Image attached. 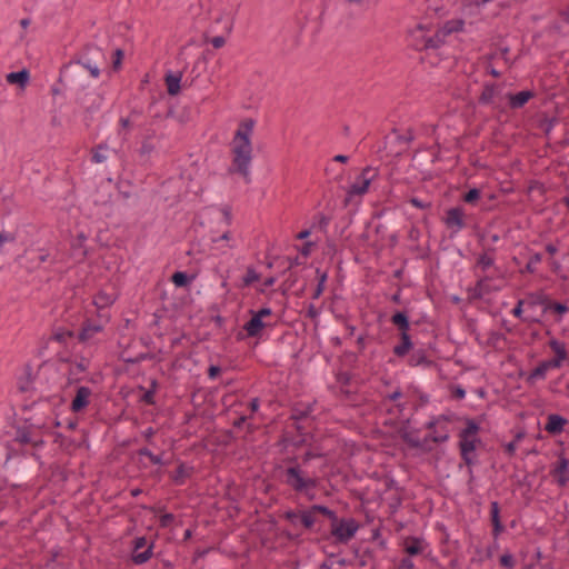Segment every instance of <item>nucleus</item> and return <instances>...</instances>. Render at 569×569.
Returning <instances> with one entry per match:
<instances>
[{
	"label": "nucleus",
	"instance_id": "1",
	"mask_svg": "<svg viewBox=\"0 0 569 569\" xmlns=\"http://www.w3.org/2000/svg\"><path fill=\"white\" fill-rule=\"evenodd\" d=\"M256 121L247 118L240 122L231 143L232 162L230 173H239L247 182L250 181L249 167L252 160L251 136Z\"/></svg>",
	"mask_w": 569,
	"mask_h": 569
},
{
	"label": "nucleus",
	"instance_id": "2",
	"mask_svg": "<svg viewBox=\"0 0 569 569\" xmlns=\"http://www.w3.org/2000/svg\"><path fill=\"white\" fill-rule=\"evenodd\" d=\"M286 461L291 463V466L282 470V483L296 493L302 495L309 500H313L316 498L315 489L318 486V479L308 476L307 472L302 470L297 457L287 458Z\"/></svg>",
	"mask_w": 569,
	"mask_h": 569
},
{
	"label": "nucleus",
	"instance_id": "3",
	"mask_svg": "<svg viewBox=\"0 0 569 569\" xmlns=\"http://www.w3.org/2000/svg\"><path fill=\"white\" fill-rule=\"evenodd\" d=\"M106 62L103 51L93 43L86 44L82 50L74 54V57L60 70V79L68 71H77V67L81 66L87 69L91 77L98 78L100 76V66Z\"/></svg>",
	"mask_w": 569,
	"mask_h": 569
},
{
	"label": "nucleus",
	"instance_id": "4",
	"mask_svg": "<svg viewBox=\"0 0 569 569\" xmlns=\"http://www.w3.org/2000/svg\"><path fill=\"white\" fill-rule=\"evenodd\" d=\"M318 510L330 520V532L323 533L322 540L333 538L337 543L346 545L356 536L360 525L355 518H339L337 512L327 506Z\"/></svg>",
	"mask_w": 569,
	"mask_h": 569
},
{
	"label": "nucleus",
	"instance_id": "5",
	"mask_svg": "<svg viewBox=\"0 0 569 569\" xmlns=\"http://www.w3.org/2000/svg\"><path fill=\"white\" fill-rule=\"evenodd\" d=\"M326 508L323 505H312L306 509L293 510L289 509L284 511L281 517L290 523L293 529H301L308 532H320V527L316 528L318 523L317 515H320V510L316 509Z\"/></svg>",
	"mask_w": 569,
	"mask_h": 569
},
{
	"label": "nucleus",
	"instance_id": "6",
	"mask_svg": "<svg viewBox=\"0 0 569 569\" xmlns=\"http://www.w3.org/2000/svg\"><path fill=\"white\" fill-rule=\"evenodd\" d=\"M391 323L399 330V342L393 347L392 352L398 358H403L413 350V342L409 333L410 320L408 311L397 310L390 318Z\"/></svg>",
	"mask_w": 569,
	"mask_h": 569
},
{
	"label": "nucleus",
	"instance_id": "7",
	"mask_svg": "<svg viewBox=\"0 0 569 569\" xmlns=\"http://www.w3.org/2000/svg\"><path fill=\"white\" fill-rule=\"evenodd\" d=\"M407 42L416 51H427L441 47V39L436 31L431 33V29L422 23H417L408 30Z\"/></svg>",
	"mask_w": 569,
	"mask_h": 569
},
{
	"label": "nucleus",
	"instance_id": "8",
	"mask_svg": "<svg viewBox=\"0 0 569 569\" xmlns=\"http://www.w3.org/2000/svg\"><path fill=\"white\" fill-rule=\"evenodd\" d=\"M458 449L462 463L467 467L470 478L473 477V467L479 463L477 449L482 443L479 436L458 437Z\"/></svg>",
	"mask_w": 569,
	"mask_h": 569
},
{
	"label": "nucleus",
	"instance_id": "9",
	"mask_svg": "<svg viewBox=\"0 0 569 569\" xmlns=\"http://www.w3.org/2000/svg\"><path fill=\"white\" fill-rule=\"evenodd\" d=\"M377 177V169L366 167L362 169L360 174L356 178V181L349 187L347 194L343 199V207H348L353 196L365 194L371 181Z\"/></svg>",
	"mask_w": 569,
	"mask_h": 569
},
{
	"label": "nucleus",
	"instance_id": "10",
	"mask_svg": "<svg viewBox=\"0 0 569 569\" xmlns=\"http://www.w3.org/2000/svg\"><path fill=\"white\" fill-rule=\"evenodd\" d=\"M77 103L84 110L86 124L92 121V114L101 109L103 97L94 91H82L76 99Z\"/></svg>",
	"mask_w": 569,
	"mask_h": 569
},
{
	"label": "nucleus",
	"instance_id": "11",
	"mask_svg": "<svg viewBox=\"0 0 569 569\" xmlns=\"http://www.w3.org/2000/svg\"><path fill=\"white\" fill-rule=\"evenodd\" d=\"M50 258L51 254L47 248H30L21 256V264L29 271H33L39 269L44 262L50 261L53 263L54 260Z\"/></svg>",
	"mask_w": 569,
	"mask_h": 569
},
{
	"label": "nucleus",
	"instance_id": "12",
	"mask_svg": "<svg viewBox=\"0 0 569 569\" xmlns=\"http://www.w3.org/2000/svg\"><path fill=\"white\" fill-rule=\"evenodd\" d=\"M465 216V209L460 206H457L449 208L446 211V216L442 221L445 226L452 231V233H458L467 227Z\"/></svg>",
	"mask_w": 569,
	"mask_h": 569
},
{
	"label": "nucleus",
	"instance_id": "13",
	"mask_svg": "<svg viewBox=\"0 0 569 569\" xmlns=\"http://www.w3.org/2000/svg\"><path fill=\"white\" fill-rule=\"evenodd\" d=\"M549 475L560 488L567 487L569 483V459L563 455L559 456L558 460L551 466Z\"/></svg>",
	"mask_w": 569,
	"mask_h": 569
},
{
	"label": "nucleus",
	"instance_id": "14",
	"mask_svg": "<svg viewBox=\"0 0 569 569\" xmlns=\"http://www.w3.org/2000/svg\"><path fill=\"white\" fill-rule=\"evenodd\" d=\"M267 322L259 319L258 317L250 315V319L244 322L242 326V330L246 332L244 335L240 331L237 335V340H243L246 338H260L262 330L267 327Z\"/></svg>",
	"mask_w": 569,
	"mask_h": 569
},
{
	"label": "nucleus",
	"instance_id": "15",
	"mask_svg": "<svg viewBox=\"0 0 569 569\" xmlns=\"http://www.w3.org/2000/svg\"><path fill=\"white\" fill-rule=\"evenodd\" d=\"M536 97V92L533 90H522L517 93L508 92L506 98L508 99V106L512 110H518L523 108L529 100Z\"/></svg>",
	"mask_w": 569,
	"mask_h": 569
},
{
	"label": "nucleus",
	"instance_id": "16",
	"mask_svg": "<svg viewBox=\"0 0 569 569\" xmlns=\"http://www.w3.org/2000/svg\"><path fill=\"white\" fill-rule=\"evenodd\" d=\"M91 395H92V391L89 387H86V386L79 387L76 391L74 398L71 401L70 409L72 410V412L78 413V412L83 411L90 402L89 399H90Z\"/></svg>",
	"mask_w": 569,
	"mask_h": 569
},
{
	"label": "nucleus",
	"instance_id": "17",
	"mask_svg": "<svg viewBox=\"0 0 569 569\" xmlns=\"http://www.w3.org/2000/svg\"><path fill=\"white\" fill-rule=\"evenodd\" d=\"M569 423V420L561 415L558 413H549L547 416V422L545 425V430L551 436H558L563 430L565 427Z\"/></svg>",
	"mask_w": 569,
	"mask_h": 569
},
{
	"label": "nucleus",
	"instance_id": "18",
	"mask_svg": "<svg viewBox=\"0 0 569 569\" xmlns=\"http://www.w3.org/2000/svg\"><path fill=\"white\" fill-rule=\"evenodd\" d=\"M13 440L21 445H31L34 448H38L43 445V440L41 438L34 439L32 437V431L30 427H17Z\"/></svg>",
	"mask_w": 569,
	"mask_h": 569
},
{
	"label": "nucleus",
	"instance_id": "19",
	"mask_svg": "<svg viewBox=\"0 0 569 569\" xmlns=\"http://www.w3.org/2000/svg\"><path fill=\"white\" fill-rule=\"evenodd\" d=\"M568 311H569V307L567 306V303L560 302V301H555L549 296L545 308L541 310V313L538 317H540V319H541L543 317V315L550 312L556 316V321H560L562 319L563 315H566Z\"/></svg>",
	"mask_w": 569,
	"mask_h": 569
},
{
	"label": "nucleus",
	"instance_id": "20",
	"mask_svg": "<svg viewBox=\"0 0 569 569\" xmlns=\"http://www.w3.org/2000/svg\"><path fill=\"white\" fill-rule=\"evenodd\" d=\"M315 402L303 403L296 402L290 409L289 419L293 422H299L307 419L313 411Z\"/></svg>",
	"mask_w": 569,
	"mask_h": 569
},
{
	"label": "nucleus",
	"instance_id": "21",
	"mask_svg": "<svg viewBox=\"0 0 569 569\" xmlns=\"http://www.w3.org/2000/svg\"><path fill=\"white\" fill-rule=\"evenodd\" d=\"M465 21L462 19H452L445 22V24L436 30L437 36L441 39V46L446 42V37L453 32L462 31Z\"/></svg>",
	"mask_w": 569,
	"mask_h": 569
},
{
	"label": "nucleus",
	"instance_id": "22",
	"mask_svg": "<svg viewBox=\"0 0 569 569\" xmlns=\"http://www.w3.org/2000/svg\"><path fill=\"white\" fill-rule=\"evenodd\" d=\"M490 522L492 526V536L497 539L505 531V526L500 518V505L498 501H491L490 503Z\"/></svg>",
	"mask_w": 569,
	"mask_h": 569
},
{
	"label": "nucleus",
	"instance_id": "23",
	"mask_svg": "<svg viewBox=\"0 0 569 569\" xmlns=\"http://www.w3.org/2000/svg\"><path fill=\"white\" fill-rule=\"evenodd\" d=\"M405 551L410 556L415 557L418 555H421L426 547H428V543L425 541L423 538L410 536L405 539Z\"/></svg>",
	"mask_w": 569,
	"mask_h": 569
},
{
	"label": "nucleus",
	"instance_id": "24",
	"mask_svg": "<svg viewBox=\"0 0 569 569\" xmlns=\"http://www.w3.org/2000/svg\"><path fill=\"white\" fill-rule=\"evenodd\" d=\"M408 358V366L418 367L422 366L425 368H430L435 366V361L429 359L427 356V351L422 348L413 349Z\"/></svg>",
	"mask_w": 569,
	"mask_h": 569
},
{
	"label": "nucleus",
	"instance_id": "25",
	"mask_svg": "<svg viewBox=\"0 0 569 569\" xmlns=\"http://www.w3.org/2000/svg\"><path fill=\"white\" fill-rule=\"evenodd\" d=\"M193 472L194 468L192 466H187L184 462L180 461L177 469L170 475V478L176 486H182Z\"/></svg>",
	"mask_w": 569,
	"mask_h": 569
},
{
	"label": "nucleus",
	"instance_id": "26",
	"mask_svg": "<svg viewBox=\"0 0 569 569\" xmlns=\"http://www.w3.org/2000/svg\"><path fill=\"white\" fill-rule=\"evenodd\" d=\"M181 79H182V73L179 71L178 72L168 71L166 73L164 83L167 86V92L169 96L174 97L180 92Z\"/></svg>",
	"mask_w": 569,
	"mask_h": 569
},
{
	"label": "nucleus",
	"instance_id": "27",
	"mask_svg": "<svg viewBox=\"0 0 569 569\" xmlns=\"http://www.w3.org/2000/svg\"><path fill=\"white\" fill-rule=\"evenodd\" d=\"M449 437L450 436H449L448 429H445L443 433H437V432L430 433V435L426 436L422 440H420V442H423V446L419 447L418 449H420L423 452H430L433 449L429 445L430 441L436 442V443H443L449 440Z\"/></svg>",
	"mask_w": 569,
	"mask_h": 569
},
{
	"label": "nucleus",
	"instance_id": "28",
	"mask_svg": "<svg viewBox=\"0 0 569 569\" xmlns=\"http://www.w3.org/2000/svg\"><path fill=\"white\" fill-rule=\"evenodd\" d=\"M548 297L549 295H547L543 290H538L527 293L523 300L527 307L530 309H535L536 307H541L543 309Z\"/></svg>",
	"mask_w": 569,
	"mask_h": 569
},
{
	"label": "nucleus",
	"instance_id": "29",
	"mask_svg": "<svg viewBox=\"0 0 569 569\" xmlns=\"http://www.w3.org/2000/svg\"><path fill=\"white\" fill-rule=\"evenodd\" d=\"M102 330V326L91 322L87 319L78 333V339L81 342L90 340L96 333Z\"/></svg>",
	"mask_w": 569,
	"mask_h": 569
},
{
	"label": "nucleus",
	"instance_id": "30",
	"mask_svg": "<svg viewBox=\"0 0 569 569\" xmlns=\"http://www.w3.org/2000/svg\"><path fill=\"white\" fill-rule=\"evenodd\" d=\"M490 280L489 277L480 278L476 284L468 289V299L469 301L480 300L483 298L485 293H488L489 290L486 287V281Z\"/></svg>",
	"mask_w": 569,
	"mask_h": 569
},
{
	"label": "nucleus",
	"instance_id": "31",
	"mask_svg": "<svg viewBox=\"0 0 569 569\" xmlns=\"http://www.w3.org/2000/svg\"><path fill=\"white\" fill-rule=\"evenodd\" d=\"M196 278H197V273H188L186 271H174L170 277V281L177 288H187L193 282V280Z\"/></svg>",
	"mask_w": 569,
	"mask_h": 569
},
{
	"label": "nucleus",
	"instance_id": "32",
	"mask_svg": "<svg viewBox=\"0 0 569 569\" xmlns=\"http://www.w3.org/2000/svg\"><path fill=\"white\" fill-rule=\"evenodd\" d=\"M34 377L32 375V367L30 363L24 366V375L18 379V390L21 393L28 392L32 388Z\"/></svg>",
	"mask_w": 569,
	"mask_h": 569
},
{
	"label": "nucleus",
	"instance_id": "33",
	"mask_svg": "<svg viewBox=\"0 0 569 569\" xmlns=\"http://www.w3.org/2000/svg\"><path fill=\"white\" fill-rule=\"evenodd\" d=\"M462 420L465 421L466 426L458 432V437L479 436V431L481 430L479 421L469 417H465Z\"/></svg>",
	"mask_w": 569,
	"mask_h": 569
},
{
	"label": "nucleus",
	"instance_id": "34",
	"mask_svg": "<svg viewBox=\"0 0 569 569\" xmlns=\"http://www.w3.org/2000/svg\"><path fill=\"white\" fill-rule=\"evenodd\" d=\"M525 305L526 303H525L523 299L518 300V302L516 303V306L513 307V309L511 311L513 317H516V318L520 319L522 322H527V323H541L540 317H537L533 315L523 317V306Z\"/></svg>",
	"mask_w": 569,
	"mask_h": 569
},
{
	"label": "nucleus",
	"instance_id": "35",
	"mask_svg": "<svg viewBox=\"0 0 569 569\" xmlns=\"http://www.w3.org/2000/svg\"><path fill=\"white\" fill-rule=\"evenodd\" d=\"M6 79L10 84H17L23 88L29 82L30 74L27 69H22L20 71L8 73Z\"/></svg>",
	"mask_w": 569,
	"mask_h": 569
},
{
	"label": "nucleus",
	"instance_id": "36",
	"mask_svg": "<svg viewBox=\"0 0 569 569\" xmlns=\"http://www.w3.org/2000/svg\"><path fill=\"white\" fill-rule=\"evenodd\" d=\"M547 367L543 361H541L526 378V382L529 386H533L538 380H545L547 376Z\"/></svg>",
	"mask_w": 569,
	"mask_h": 569
},
{
	"label": "nucleus",
	"instance_id": "37",
	"mask_svg": "<svg viewBox=\"0 0 569 569\" xmlns=\"http://www.w3.org/2000/svg\"><path fill=\"white\" fill-rule=\"evenodd\" d=\"M497 91V86L495 83H485L481 94L478 98L479 104H490L493 101L495 94Z\"/></svg>",
	"mask_w": 569,
	"mask_h": 569
},
{
	"label": "nucleus",
	"instance_id": "38",
	"mask_svg": "<svg viewBox=\"0 0 569 569\" xmlns=\"http://www.w3.org/2000/svg\"><path fill=\"white\" fill-rule=\"evenodd\" d=\"M151 139H152L151 134L146 136L141 142L139 150H138L139 157L143 161H148L150 158V154L156 150V147L152 143Z\"/></svg>",
	"mask_w": 569,
	"mask_h": 569
},
{
	"label": "nucleus",
	"instance_id": "39",
	"mask_svg": "<svg viewBox=\"0 0 569 569\" xmlns=\"http://www.w3.org/2000/svg\"><path fill=\"white\" fill-rule=\"evenodd\" d=\"M153 546L151 542L143 551L132 552L131 560L134 565H143L151 559L153 556Z\"/></svg>",
	"mask_w": 569,
	"mask_h": 569
},
{
	"label": "nucleus",
	"instance_id": "40",
	"mask_svg": "<svg viewBox=\"0 0 569 569\" xmlns=\"http://www.w3.org/2000/svg\"><path fill=\"white\" fill-rule=\"evenodd\" d=\"M120 358L123 362L130 363V365H137L140 363L143 360L152 359L153 355L149 352H140L136 356H131V353H128V350H123L120 355Z\"/></svg>",
	"mask_w": 569,
	"mask_h": 569
},
{
	"label": "nucleus",
	"instance_id": "41",
	"mask_svg": "<svg viewBox=\"0 0 569 569\" xmlns=\"http://www.w3.org/2000/svg\"><path fill=\"white\" fill-rule=\"evenodd\" d=\"M399 435L401 440L407 443L410 448H419L423 446V442H420V439L413 436V432L407 430V428H400Z\"/></svg>",
	"mask_w": 569,
	"mask_h": 569
},
{
	"label": "nucleus",
	"instance_id": "42",
	"mask_svg": "<svg viewBox=\"0 0 569 569\" xmlns=\"http://www.w3.org/2000/svg\"><path fill=\"white\" fill-rule=\"evenodd\" d=\"M73 337H74V331L67 329V328L59 327L53 331V333L51 336V340L57 341L62 345H67L68 340Z\"/></svg>",
	"mask_w": 569,
	"mask_h": 569
},
{
	"label": "nucleus",
	"instance_id": "43",
	"mask_svg": "<svg viewBox=\"0 0 569 569\" xmlns=\"http://www.w3.org/2000/svg\"><path fill=\"white\" fill-rule=\"evenodd\" d=\"M441 421L450 422V418L446 415H440L439 417H433L430 421L426 423V429L431 430V433H443L445 429H448L446 426H441L439 429L436 428Z\"/></svg>",
	"mask_w": 569,
	"mask_h": 569
},
{
	"label": "nucleus",
	"instance_id": "44",
	"mask_svg": "<svg viewBox=\"0 0 569 569\" xmlns=\"http://www.w3.org/2000/svg\"><path fill=\"white\" fill-rule=\"evenodd\" d=\"M137 453L139 456H144L147 458H149L150 462L152 465H158V466H166L168 462L163 461L162 459V453L161 455H154L149 448L147 447H142L140 449L137 450Z\"/></svg>",
	"mask_w": 569,
	"mask_h": 569
},
{
	"label": "nucleus",
	"instance_id": "45",
	"mask_svg": "<svg viewBox=\"0 0 569 569\" xmlns=\"http://www.w3.org/2000/svg\"><path fill=\"white\" fill-rule=\"evenodd\" d=\"M548 345L551 348V350L555 352V357H559L560 359H567L568 352H567L565 342L552 338Z\"/></svg>",
	"mask_w": 569,
	"mask_h": 569
},
{
	"label": "nucleus",
	"instance_id": "46",
	"mask_svg": "<svg viewBox=\"0 0 569 569\" xmlns=\"http://www.w3.org/2000/svg\"><path fill=\"white\" fill-rule=\"evenodd\" d=\"M113 299L110 295L106 293L104 291H99L93 299V303L97 306L98 309H102L106 307H109L113 303Z\"/></svg>",
	"mask_w": 569,
	"mask_h": 569
},
{
	"label": "nucleus",
	"instance_id": "47",
	"mask_svg": "<svg viewBox=\"0 0 569 569\" xmlns=\"http://www.w3.org/2000/svg\"><path fill=\"white\" fill-rule=\"evenodd\" d=\"M108 149H109V147L107 143H100V144L96 146L94 148H92V150H91L92 162H94V163L104 162L107 160V157L103 154L102 151H107Z\"/></svg>",
	"mask_w": 569,
	"mask_h": 569
},
{
	"label": "nucleus",
	"instance_id": "48",
	"mask_svg": "<svg viewBox=\"0 0 569 569\" xmlns=\"http://www.w3.org/2000/svg\"><path fill=\"white\" fill-rule=\"evenodd\" d=\"M542 253L536 252L532 256H530L527 264L525 266V269L521 270V272H528V273H535L537 271L536 266L542 261Z\"/></svg>",
	"mask_w": 569,
	"mask_h": 569
},
{
	"label": "nucleus",
	"instance_id": "49",
	"mask_svg": "<svg viewBox=\"0 0 569 569\" xmlns=\"http://www.w3.org/2000/svg\"><path fill=\"white\" fill-rule=\"evenodd\" d=\"M481 198V190L478 188H471L462 194V201L475 206Z\"/></svg>",
	"mask_w": 569,
	"mask_h": 569
},
{
	"label": "nucleus",
	"instance_id": "50",
	"mask_svg": "<svg viewBox=\"0 0 569 569\" xmlns=\"http://www.w3.org/2000/svg\"><path fill=\"white\" fill-rule=\"evenodd\" d=\"M260 279V273L257 272V270L250 266L247 268L246 274L242 277V286L249 287L254 281H258Z\"/></svg>",
	"mask_w": 569,
	"mask_h": 569
},
{
	"label": "nucleus",
	"instance_id": "51",
	"mask_svg": "<svg viewBox=\"0 0 569 569\" xmlns=\"http://www.w3.org/2000/svg\"><path fill=\"white\" fill-rule=\"evenodd\" d=\"M493 264H495V261H493L492 257H488L487 254L480 253L477 258L475 268H480L482 271H486Z\"/></svg>",
	"mask_w": 569,
	"mask_h": 569
},
{
	"label": "nucleus",
	"instance_id": "52",
	"mask_svg": "<svg viewBox=\"0 0 569 569\" xmlns=\"http://www.w3.org/2000/svg\"><path fill=\"white\" fill-rule=\"evenodd\" d=\"M124 57V51L120 48H117L112 53V69L114 71L120 70L122 66V60Z\"/></svg>",
	"mask_w": 569,
	"mask_h": 569
},
{
	"label": "nucleus",
	"instance_id": "53",
	"mask_svg": "<svg viewBox=\"0 0 569 569\" xmlns=\"http://www.w3.org/2000/svg\"><path fill=\"white\" fill-rule=\"evenodd\" d=\"M499 563L501 567L506 569H513L516 566L513 555H511L510 552L501 555L499 558Z\"/></svg>",
	"mask_w": 569,
	"mask_h": 569
},
{
	"label": "nucleus",
	"instance_id": "54",
	"mask_svg": "<svg viewBox=\"0 0 569 569\" xmlns=\"http://www.w3.org/2000/svg\"><path fill=\"white\" fill-rule=\"evenodd\" d=\"M408 202L410 204H412L413 207L418 208V209H421V210H429L432 208V202L431 201H425V200H421L417 197H411L408 199Z\"/></svg>",
	"mask_w": 569,
	"mask_h": 569
},
{
	"label": "nucleus",
	"instance_id": "55",
	"mask_svg": "<svg viewBox=\"0 0 569 569\" xmlns=\"http://www.w3.org/2000/svg\"><path fill=\"white\" fill-rule=\"evenodd\" d=\"M352 376L348 371H340L336 375V380L341 387L349 386L351 382Z\"/></svg>",
	"mask_w": 569,
	"mask_h": 569
},
{
	"label": "nucleus",
	"instance_id": "56",
	"mask_svg": "<svg viewBox=\"0 0 569 569\" xmlns=\"http://www.w3.org/2000/svg\"><path fill=\"white\" fill-rule=\"evenodd\" d=\"M174 519L176 517L173 513H164L159 518V526L161 528H169L174 522Z\"/></svg>",
	"mask_w": 569,
	"mask_h": 569
},
{
	"label": "nucleus",
	"instance_id": "57",
	"mask_svg": "<svg viewBox=\"0 0 569 569\" xmlns=\"http://www.w3.org/2000/svg\"><path fill=\"white\" fill-rule=\"evenodd\" d=\"M249 313L258 317L261 320H263V318L270 317L272 315V310L269 307H262L259 310L250 309Z\"/></svg>",
	"mask_w": 569,
	"mask_h": 569
},
{
	"label": "nucleus",
	"instance_id": "58",
	"mask_svg": "<svg viewBox=\"0 0 569 569\" xmlns=\"http://www.w3.org/2000/svg\"><path fill=\"white\" fill-rule=\"evenodd\" d=\"M297 280H298V276L295 272H290L288 278L282 283L283 293H286L287 290H290L291 288H293Z\"/></svg>",
	"mask_w": 569,
	"mask_h": 569
},
{
	"label": "nucleus",
	"instance_id": "59",
	"mask_svg": "<svg viewBox=\"0 0 569 569\" xmlns=\"http://www.w3.org/2000/svg\"><path fill=\"white\" fill-rule=\"evenodd\" d=\"M323 456L325 455L322 452H318V451H313V450H308L301 457L302 465H307L312 459L322 458Z\"/></svg>",
	"mask_w": 569,
	"mask_h": 569
},
{
	"label": "nucleus",
	"instance_id": "60",
	"mask_svg": "<svg viewBox=\"0 0 569 569\" xmlns=\"http://www.w3.org/2000/svg\"><path fill=\"white\" fill-rule=\"evenodd\" d=\"M451 397L456 400H462L466 397V389L460 385L451 387Z\"/></svg>",
	"mask_w": 569,
	"mask_h": 569
},
{
	"label": "nucleus",
	"instance_id": "61",
	"mask_svg": "<svg viewBox=\"0 0 569 569\" xmlns=\"http://www.w3.org/2000/svg\"><path fill=\"white\" fill-rule=\"evenodd\" d=\"M565 360L566 359H560L559 357H555L552 359L543 360V362H545L547 369L550 370V369H555V368H560L562 361H565Z\"/></svg>",
	"mask_w": 569,
	"mask_h": 569
},
{
	"label": "nucleus",
	"instance_id": "62",
	"mask_svg": "<svg viewBox=\"0 0 569 569\" xmlns=\"http://www.w3.org/2000/svg\"><path fill=\"white\" fill-rule=\"evenodd\" d=\"M154 392L153 390H147L144 391V393L141 396L140 398V401L147 403V405H154L156 403V400H154Z\"/></svg>",
	"mask_w": 569,
	"mask_h": 569
},
{
	"label": "nucleus",
	"instance_id": "63",
	"mask_svg": "<svg viewBox=\"0 0 569 569\" xmlns=\"http://www.w3.org/2000/svg\"><path fill=\"white\" fill-rule=\"evenodd\" d=\"M148 541L146 537H137L133 540V550L132 552H137L140 549L144 548L147 546Z\"/></svg>",
	"mask_w": 569,
	"mask_h": 569
},
{
	"label": "nucleus",
	"instance_id": "64",
	"mask_svg": "<svg viewBox=\"0 0 569 569\" xmlns=\"http://www.w3.org/2000/svg\"><path fill=\"white\" fill-rule=\"evenodd\" d=\"M397 569H415V563L410 556L402 558Z\"/></svg>",
	"mask_w": 569,
	"mask_h": 569
}]
</instances>
